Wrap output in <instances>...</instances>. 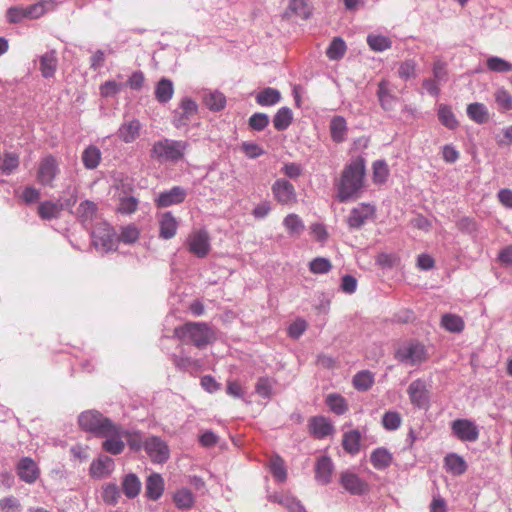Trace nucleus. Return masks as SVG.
I'll use <instances>...</instances> for the list:
<instances>
[{"label": "nucleus", "mask_w": 512, "mask_h": 512, "mask_svg": "<svg viewBox=\"0 0 512 512\" xmlns=\"http://www.w3.org/2000/svg\"><path fill=\"white\" fill-rule=\"evenodd\" d=\"M365 170V160L362 157L351 160L344 167L337 184V198L340 202L359 197L364 185Z\"/></svg>", "instance_id": "nucleus-1"}, {"label": "nucleus", "mask_w": 512, "mask_h": 512, "mask_svg": "<svg viewBox=\"0 0 512 512\" xmlns=\"http://www.w3.org/2000/svg\"><path fill=\"white\" fill-rule=\"evenodd\" d=\"M175 336L186 343H191L201 349L211 344L216 339V333L207 323L187 322L176 327Z\"/></svg>", "instance_id": "nucleus-2"}, {"label": "nucleus", "mask_w": 512, "mask_h": 512, "mask_svg": "<svg viewBox=\"0 0 512 512\" xmlns=\"http://www.w3.org/2000/svg\"><path fill=\"white\" fill-rule=\"evenodd\" d=\"M187 147L186 141L164 138L153 144L150 156L159 163H177L183 159Z\"/></svg>", "instance_id": "nucleus-3"}, {"label": "nucleus", "mask_w": 512, "mask_h": 512, "mask_svg": "<svg viewBox=\"0 0 512 512\" xmlns=\"http://www.w3.org/2000/svg\"><path fill=\"white\" fill-rule=\"evenodd\" d=\"M78 422L82 429L93 432L98 436H107L117 433V425L98 411H86L81 413Z\"/></svg>", "instance_id": "nucleus-4"}, {"label": "nucleus", "mask_w": 512, "mask_h": 512, "mask_svg": "<svg viewBox=\"0 0 512 512\" xmlns=\"http://www.w3.org/2000/svg\"><path fill=\"white\" fill-rule=\"evenodd\" d=\"M395 358L404 364L417 366L426 362L429 358L427 347L416 340H410L401 344L395 351Z\"/></svg>", "instance_id": "nucleus-5"}, {"label": "nucleus", "mask_w": 512, "mask_h": 512, "mask_svg": "<svg viewBox=\"0 0 512 512\" xmlns=\"http://www.w3.org/2000/svg\"><path fill=\"white\" fill-rule=\"evenodd\" d=\"M91 229L92 244L100 253H107L117 248L113 228L106 222L99 223Z\"/></svg>", "instance_id": "nucleus-6"}, {"label": "nucleus", "mask_w": 512, "mask_h": 512, "mask_svg": "<svg viewBox=\"0 0 512 512\" xmlns=\"http://www.w3.org/2000/svg\"><path fill=\"white\" fill-rule=\"evenodd\" d=\"M450 427L452 434L462 442H475L480 435L477 424L470 419H456L451 422Z\"/></svg>", "instance_id": "nucleus-7"}, {"label": "nucleus", "mask_w": 512, "mask_h": 512, "mask_svg": "<svg viewBox=\"0 0 512 512\" xmlns=\"http://www.w3.org/2000/svg\"><path fill=\"white\" fill-rule=\"evenodd\" d=\"M271 191L274 199L283 206L291 207L298 201L295 187L284 178L275 180Z\"/></svg>", "instance_id": "nucleus-8"}, {"label": "nucleus", "mask_w": 512, "mask_h": 512, "mask_svg": "<svg viewBox=\"0 0 512 512\" xmlns=\"http://www.w3.org/2000/svg\"><path fill=\"white\" fill-rule=\"evenodd\" d=\"M75 203L76 196L74 195L65 202H62L61 200L43 201L38 205V215L43 220L57 219L65 208L72 207Z\"/></svg>", "instance_id": "nucleus-9"}, {"label": "nucleus", "mask_w": 512, "mask_h": 512, "mask_svg": "<svg viewBox=\"0 0 512 512\" xmlns=\"http://www.w3.org/2000/svg\"><path fill=\"white\" fill-rule=\"evenodd\" d=\"M188 250L198 258H204L211 249L210 237L206 230L193 231L187 238Z\"/></svg>", "instance_id": "nucleus-10"}, {"label": "nucleus", "mask_w": 512, "mask_h": 512, "mask_svg": "<svg viewBox=\"0 0 512 512\" xmlns=\"http://www.w3.org/2000/svg\"><path fill=\"white\" fill-rule=\"evenodd\" d=\"M375 216V207L368 203H361L354 207L347 217V224L350 229L357 230L364 226Z\"/></svg>", "instance_id": "nucleus-11"}, {"label": "nucleus", "mask_w": 512, "mask_h": 512, "mask_svg": "<svg viewBox=\"0 0 512 512\" xmlns=\"http://www.w3.org/2000/svg\"><path fill=\"white\" fill-rule=\"evenodd\" d=\"M59 173L56 159L49 155L42 159L37 171V180L43 186H52L54 179Z\"/></svg>", "instance_id": "nucleus-12"}, {"label": "nucleus", "mask_w": 512, "mask_h": 512, "mask_svg": "<svg viewBox=\"0 0 512 512\" xmlns=\"http://www.w3.org/2000/svg\"><path fill=\"white\" fill-rule=\"evenodd\" d=\"M144 449L155 463H163L169 458V448L159 437H150L144 443Z\"/></svg>", "instance_id": "nucleus-13"}, {"label": "nucleus", "mask_w": 512, "mask_h": 512, "mask_svg": "<svg viewBox=\"0 0 512 512\" xmlns=\"http://www.w3.org/2000/svg\"><path fill=\"white\" fill-rule=\"evenodd\" d=\"M186 196V189L180 186H174L169 190L160 192L155 198V204L159 208L177 205L184 202Z\"/></svg>", "instance_id": "nucleus-14"}, {"label": "nucleus", "mask_w": 512, "mask_h": 512, "mask_svg": "<svg viewBox=\"0 0 512 512\" xmlns=\"http://www.w3.org/2000/svg\"><path fill=\"white\" fill-rule=\"evenodd\" d=\"M342 487L352 495H362L369 491V485L355 473L346 471L340 476Z\"/></svg>", "instance_id": "nucleus-15"}, {"label": "nucleus", "mask_w": 512, "mask_h": 512, "mask_svg": "<svg viewBox=\"0 0 512 512\" xmlns=\"http://www.w3.org/2000/svg\"><path fill=\"white\" fill-rule=\"evenodd\" d=\"M198 105L190 98H184L180 105V111L175 112L173 124L176 128L186 126L191 121V118L196 115Z\"/></svg>", "instance_id": "nucleus-16"}, {"label": "nucleus", "mask_w": 512, "mask_h": 512, "mask_svg": "<svg viewBox=\"0 0 512 512\" xmlns=\"http://www.w3.org/2000/svg\"><path fill=\"white\" fill-rule=\"evenodd\" d=\"M17 475L22 481L32 484L38 479L40 470L33 459L25 457L17 464Z\"/></svg>", "instance_id": "nucleus-17"}, {"label": "nucleus", "mask_w": 512, "mask_h": 512, "mask_svg": "<svg viewBox=\"0 0 512 512\" xmlns=\"http://www.w3.org/2000/svg\"><path fill=\"white\" fill-rule=\"evenodd\" d=\"M310 433L317 439H323L334 432V426L324 416H314L309 420Z\"/></svg>", "instance_id": "nucleus-18"}, {"label": "nucleus", "mask_w": 512, "mask_h": 512, "mask_svg": "<svg viewBox=\"0 0 512 512\" xmlns=\"http://www.w3.org/2000/svg\"><path fill=\"white\" fill-rule=\"evenodd\" d=\"M158 224L161 239L168 240L176 235L179 223L171 212H164L159 215Z\"/></svg>", "instance_id": "nucleus-19"}, {"label": "nucleus", "mask_w": 512, "mask_h": 512, "mask_svg": "<svg viewBox=\"0 0 512 512\" xmlns=\"http://www.w3.org/2000/svg\"><path fill=\"white\" fill-rule=\"evenodd\" d=\"M90 475L95 478L109 476L114 470V461L108 456H102L94 460L90 465Z\"/></svg>", "instance_id": "nucleus-20"}, {"label": "nucleus", "mask_w": 512, "mask_h": 512, "mask_svg": "<svg viewBox=\"0 0 512 512\" xmlns=\"http://www.w3.org/2000/svg\"><path fill=\"white\" fill-rule=\"evenodd\" d=\"M408 395L412 404L422 407L427 402V388L423 380L417 379L413 381L408 387Z\"/></svg>", "instance_id": "nucleus-21"}, {"label": "nucleus", "mask_w": 512, "mask_h": 512, "mask_svg": "<svg viewBox=\"0 0 512 512\" xmlns=\"http://www.w3.org/2000/svg\"><path fill=\"white\" fill-rule=\"evenodd\" d=\"M164 479L158 473H152L146 480V496L150 500L157 501L164 492Z\"/></svg>", "instance_id": "nucleus-22"}, {"label": "nucleus", "mask_w": 512, "mask_h": 512, "mask_svg": "<svg viewBox=\"0 0 512 512\" xmlns=\"http://www.w3.org/2000/svg\"><path fill=\"white\" fill-rule=\"evenodd\" d=\"M333 463L332 460L328 456L320 457L315 466V478L321 484H328L331 481L332 473H333Z\"/></svg>", "instance_id": "nucleus-23"}, {"label": "nucleus", "mask_w": 512, "mask_h": 512, "mask_svg": "<svg viewBox=\"0 0 512 512\" xmlns=\"http://www.w3.org/2000/svg\"><path fill=\"white\" fill-rule=\"evenodd\" d=\"M141 130V124L138 120L133 119L124 122L117 131V136L125 143H131L135 141Z\"/></svg>", "instance_id": "nucleus-24"}, {"label": "nucleus", "mask_w": 512, "mask_h": 512, "mask_svg": "<svg viewBox=\"0 0 512 512\" xmlns=\"http://www.w3.org/2000/svg\"><path fill=\"white\" fill-rule=\"evenodd\" d=\"M331 139L335 143H342L347 139V122L342 116H334L329 125Z\"/></svg>", "instance_id": "nucleus-25"}, {"label": "nucleus", "mask_w": 512, "mask_h": 512, "mask_svg": "<svg viewBox=\"0 0 512 512\" xmlns=\"http://www.w3.org/2000/svg\"><path fill=\"white\" fill-rule=\"evenodd\" d=\"M78 217L86 228H92L93 221L97 218V205L89 200L80 203L77 209Z\"/></svg>", "instance_id": "nucleus-26"}, {"label": "nucleus", "mask_w": 512, "mask_h": 512, "mask_svg": "<svg viewBox=\"0 0 512 512\" xmlns=\"http://www.w3.org/2000/svg\"><path fill=\"white\" fill-rule=\"evenodd\" d=\"M377 96L381 107L386 111H391L396 103V97L390 90V84L386 80H382L378 84Z\"/></svg>", "instance_id": "nucleus-27"}, {"label": "nucleus", "mask_w": 512, "mask_h": 512, "mask_svg": "<svg viewBox=\"0 0 512 512\" xmlns=\"http://www.w3.org/2000/svg\"><path fill=\"white\" fill-rule=\"evenodd\" d=\"M122 434V429L117 425V433L105 436L107 439L103 442V449L113 455L120 454L125 448V444L121 439Z\"/></svg>", "instance_id": "nucleus-28"}, {"label": "nucleus", "mask_w": 512, "mask_h": 512, "mask_svg": "<svg viewBox=\"0 0 512 512\" xmlns=\"http://www.w3.org/2000/svg\"><path fill=\"white\" fill-rule=\"evenodd\" d=\"M444 466L453 475H462L467 470V464L463 457L455 453H450L444 458Z\"/></svg>", "instance_id": "nucleus-29"}, {"label": "nucleus", "mask_w": 512, "mask_h": 512, "mask_svg": "<svg viewBox=\"0 0 512 512\" xmlns=\"http://www.w3.org/2000/svg\"><path fill=\"white\" fill-rule=\"evenodd\" d=\"M57 55L55 51H48L40 57V71L44 78L52 77L57 68Z\"/></svg>", "instance_id": "nucleus-30"}, {"label": "nucleus", "mask_w": 512, "mask_h": 512, "mask_svg": "<svg viewBox=\"0 0 512 512\" xmlns=\"http://www.w3.org/2000/svg\"><path fill=\"white\" fill-rule=\"evenodd\" d=\"M172 499L178 509H191L195 504V496L187 488L176 490Z\"/></svg>", "instance_id": "nucleus-31"}, {"label": "nucleus", "mask_w": 512, "mask_h": 512, "mask_svg": "<svg viewBox=\"0 0 512 512\" xmlns=\"http://www.w3.org/2000/svg\"><path fill=\"white\" fill-rule=\"evenodd\" d=\"M283 226L292 237L300 236L305 230L303 220L295 213H290L284 218Z\"/></svg>", "instance_id": "nucleus-32"}, {"label": "nucleus", "mask_w": 512, "mask_h": 512, "mask_svg": "<svg viewBox=\"0 0 512 512\" xmlns=\"http://www.w3.org/2000/svg\"><path fill=\"white\" fill-rule=\"evenodd\" d=\"M392 454L385 448H377L371 453L370 461L378 470L386 469L392 463Z\"/></svg>", "instance_id": "nucleus-33"}, {"label": "nucleus", "mask_w": 512, "mask_h": 512, "mask_svg": "<svg viewBox=\"0 0 512 512\" xmlns=\"http://www.w3.org/2000/svg\"><path fill=\"white\" fill-rule=\"evenodd\" d=\"M466 111L468 117L477 124H484L489 119L488 109L483 103H471Z\"/></svg>", "instance_id": "nucleus-34"}, {"label": "nucleus", "mask_w": 512, "mask_h": 512, "mask_svg": "<svg viewBox=\"0 0 512 512\" xmlns=\"http://www.w3.org/2000/svg\"><path fill=\"white\" fill-rule=\"evenodd\" d=\"M174 86L171 80L162 78L156 85L155 97L160 103H167L172 99Z\"/></svg>", "instance_id": "nucleus-35"}, {"label": "nucleus", "mask_w": 512, "mask_h": 512, "mask_svg": "<svg viewBox=\"0 0 512 512\" xmlns=\"http://www.w3.org/2000/svg\"><path fill=\"white\" fill-rule=\"evenodd\" d=\"M203 102L211 111H221L225 108L226 97L219 91H209L204 94Z\"/></svg>", "instance_id": "nucleus-36"}, {"label": "nucleus", "mask_w": 512, "mask_h": 512, "mask_svg": "<svg viewBox=\"0 0 512 512\" xmlns=\"http://www.w3.org/2000/svg\"><path fill=\"white\" fill-rule=\"evenodd\" d=\"M330 411L336 415H343L348 411V403L346 399L338 393H330L325 400Z\"/></svg>", "instance_id": "nucleus-37"}, {"label": "nucleus", "mask_w": 512, "mask_h": 512, "mask_svg": "<svg viewBox=\"0 0 512 512\" xmlns=\"http://www.w3.org/2000/svg\"><path fill=\"white\" fill-rule=\"evenodd\" d=\"M360 439L361 434L358 430L346 432L342 439L343 449L349 454H357L360 450Z\"/></svg>", "instance_id": "nucleus-38"}, {"label": "nucleus", "mask_w": 512, "mask_h": 512, "mask_svg": "<svg viewBox=\"0 0 512 512\" xmlns=\"http://www.w3.org/2000/svg\"><path fill=\"white\" fill-rule=\"evenodd\" d=\"M293 120L292 110L288 107H281L273 117V125L277 131L286 130Z\"/></svg>", "instance_id": "nucleus-39"}, {"label": "nucleus", "mask_w": 512, "mask_h": 512, "mask_svg": "<svg viewBox=\"0 0 512 512\" xmlns=\"http://www.w3.org/2000/svg\"><path fill=\"white\" fill-rule=\"evenodd\" d=\"M255 99L260 106H273L281 100V94L277 89L268 87L260 91Z\"/></svg>", "instance_id": "nucleus-40"}, {"label": "nucleus", "mask_w": 512, "mask_h": 512, "mask_svg": "<svg viewBox=\"0 0 512 512\" xmlns=\"http://www.w3.org/2000/svg\"><path fill=\"white\" fill-rule=\"evenodd\" d=\"M441 326L451 333H460L464 330L465 323L460 316L447 313L441 318Z\"/></svg>", "instance_id": "nucleus-41"}, {"label": "nucleus", "mask_w": 512, "mask_h": 512, "mask_svg": "<svg viewBox=\"0 0 512 512\" xmlns=\"http://www.w3.org/2000/svg\"><path fill=\"white\" fill-rule=\"evenodd\" d=\"M122 489L126 497L135 498L141 490V482L135 474H128L122 481Z\"/></svg>", "instance_id": "nucleus-42"}, {"label": "nucleus", "mask_w": 512, "mask_h": 512, "mask_svg": "<svg viewBox=\"0 0 512 512\" xmlns=\"http://www.w3.org/2000/svg\"><path fill=\"white\" fill-rule=\"evenodd\" d=\"M438 118L441 124L450 130L456 129L459 125L455 114L448 105L440 104L438 106Z\"/></svg>", "instance_id": "nucleus-43"}, {"label": "nucleus", "mask_w": 512, "mask_h": 512, "mask_svg": "<svg viewBox=\"0 0 512 512\" xmlns=\"http://www.w3.org/2000/svg\"><path fill=\"white\" fill-rule=\"evenodd\" d=\"M374 374L368 370H363L354 375L352 383L356 390L367 391L374 384Z\"/></svg>", "instance_id": "nucleus-44"}, {"label": "nucleus", "mask_w": 512, "mask_h": 512, "mask_svg": "<svg viewBox=\"0 0 512 512\" xmlns=\"http://www.w3.org/2000/svg\"><path fill=\"white\" fill-rule=\"evenodd\" d=\"M101 160V151L94 145L88 146L82 153V162L87 169H95Z\"/></svg>", "instance_id": "nucleus-45"}, {"label": "nucleus", "mask_w": 512, "mask_h": 512, "mask_svg": "<svg viewBox=\"0 0 512 512\" xmlns=\"http://www.w3.org/2000/svg\"><path fill=\"white\" fill-rule=\"evenodd\" d=\"M28 14L30 15V19H38L46 14L48 11H51L55 7L54 0H40L37 3L29 5Z\"/></svg>", "instance_id": "nucleus-46"}, {"label": "nucleus", "mask_w": 512, "mask_h": 512, "mask_svg": "<svg viewBox=\"0 0 512 512\" xmlns=\"http://www.w3.org/2000/svg\"><path fill=\"white\" fill-rule=\"evenodd\" d=\"M367 43L370 49L375 52H383L392 46V41L388 37L378 34H369Z\"/></svg>", "instance_id": "nucleus-47"}, {"label": "nucleus", "mask_w": 512, "mask_h": 512, "mask_svg": "<svg viewBox=\"0 0 512 512\" xmlns=\"http://www.w3.org/2000/svg\"><path fill=\"white\" fill-rule=\"evenodd\" d=\"M347 46L344 40L340 37H335L326 50V55L330 60H339L341 59L345 52Z\"/></svg>", "instance_id": "nucleus-48"}, {"label": "nucleus", "mask_w": 512, "mask_h": 512, "mask_svg": "<svg viewBox=\"0 0 512 512\" xmlns=\"http://www.w3.org/2000/svg\"><path fill=\"white\" fill-rule=\"evenodd\" d=\"M274 501L285 507L289 512H307L302 503L289 495H282L280 497L274 496Z\"/></svg>", "instance_id": "nucleus-49"}, {"label": "nucleus", "mask_w": 512, "mask_h": 512, "mask_svg": "<svg viewBox=\"0 0 512 512\" xmlns=\"http://www.w3.org/2000/svg\"><path fill=\"white\" fill-rule=\"evenodd\" d=\"M28 11V6H12L6 12L7 21L12 24H18L25 19H30Z\"/></svg>", "instance_id": "nucleus-50"}, {"label": "nucleus", "mask_w": 512, "mask_h": 512, "mask_svg": "<svg viewBox=\"0 0 512 512\" xmlns=\"http://www.w3.org/2000/svg\"><path fill=\"white\" fill-rule=\"evenodd\" d=\"M120 498V491L116 484L107 483L102 487V499L108 505H116Z\"/></svg>", "instance_id": "nucleus-51"}, {"label": "nucleus", "mask_w": 512, "mask_h": 512, "mask_svg": "<svg viewBox=\"0 0 512 512\" xmlns=\"http://www.w3.org/2000/svg\"><path fill=\"white\" fill-rule=\"evenodd\" d=\"M270 470L275 479L284 482L287 478V472L284 460L280 456H274L270 459Z\"/></svg>", "instance_id": "nucleus-52"}, {"label": "nucleus", "mask_w": 512, "mask_h": 512, "mask_svg": "<svg viewBox=\"0 0 512 512\" xmlns=\"http://www.w3.org/2000/svg\"><path fill=\"white\" fill-rule=\"evenodd\" d=\"M487 68L490 71L503 73L512 70V64L498 56H491L486 61Z\"/></svg>", "instance_id": "nucleus-53"}, {"label": "nucleus", "mask_w": 512, "mask_h": 512, "mask_svg": "<svg viewBox=\"0 0 512 512\" xmlns=\"http://www.w3.org/2000/svg\"><path fill=\"white\" fill-rule=\"evenodd\" d=\"M139 201L133 196H123L119 199L118 212L125 215H130L138 209Z\"/></svg>", "instance_id": "nucleus-54"}, {"label": "nucleus", "mask_w": 512, "mask_h": 512, "mask_svg": "<svg viewBox=\"0 0 512 512\" xmlns=\"http://www.w3.org/2000/svg\"><path fill=\"white\" fill-rule=\"evenodd\" d=\"M274 384V379L269 377H260L255 385V391L259 396L269 398L272 395Z\"/></svg>", "instance_id": "nucleus-55"}, {"label": "nucleus", "mask_w": 512, "mask_h": 512, "mask_svg": "<svg viewBox=\"0 0 512 512\" xmlns=\"http://www.w3.org/2000/svg\"><path fill=\"white\" fill-rule=\"evenodd\" d=\"M495 101L501 111L512 110V95L504 88L496 90Z\"/></svg>", "instance_id": "nucleus-56"}, {"label": "nucleus", "mask_w": 512, "mask_h": 512, "mask_svg": "<svg viewBox=\"0 0 512 512\" xmlns=\"http://www.w3.org/2000/svg\"><path fill=\"white\" fill-rule=\"evenodd\" d=\"M125 87V84L122 82H117L115 80H108L101 84L100 86V94L102 97L108 98L117 95L122 89Z\"/></svg>", "instance_id": "nucleus-57"}, {"label": "nucleus", "mask_w": 512, "mask_h": 512, "mask_svg": "<svg viewBox=\"0 0 512 512\" xmlns=\"http://www.w3.org/2000/svg\"><path fill=\"white\" fill-rule=\"evenodd\" d=\"M309 267L314 274H325L331 270L332 264L328 258L316 257L309 263Z\"/></svg>", "instance_id": "nucleus-58"}, {"label": "nucleus", "mask_w": 512, "mask_h": 512, "mask_svg": "<svg viewBox=\"0 0 512 512\" xmlns=\"http://www.w3.org/2000/svg\"><path fill=\"white\" fill-rule=\"evenodd\" d=\"M389 175V169L385 161L377 160L373 164V181L384 183Z\"/></svg>", "instance_id": "nucleus-59"}, {"label": "nucleus", "mask_w": 512, "mask_h": 512, "mask_svg": "<svg viewBox=\"0 0 512 512\" xmlns=\"http://www.w3.org/2000/svg\"><path fill=\"white\" fill-rule=\"evenodd\" d=\"M402 419L398 412L388 411L383 415L382 425L386 430H396L401 426Z\"/></svg>", "instance_id": "nucleus-60"}, {"label": "nucleus", "mask_w": 512, "mask_h": 512, "mask_svg": "<svg viewBox=\"0 0 512 512\" xmlns=\"http://www.w3.org/2000/svg\"><path fill=\"white\" fill-rule=\"evenodd\" d=\"M398 75L403 80H409L416 77V62L408 59L402 62L398 69Z\"/></svg>", "instance_id": "nucleus-61"}, {"label": "nucleus", "mask_w": 512, "mask_h": 512, "mask_svg": "<svg viewBox=\"0 0 512 512\" xmlns=\"http://www.w3.org/2000/svg\"><path fill=\"white\" fill-rule=\"evenodd\" d=\"M140 232L135 225H127L121 229L119 240L125 244L135 243L139 238Z\"/></svg>", "instance_id": "nucleus-62"}, {"label": "nucleus", "mask_w": 512, "mask_h": 512, "mask_svg": "<svg viewBox=\"0 0 512 512\" xmlns=\"http://www.w3.org/2000/svg\"><path fill=\"white\" fill-rule=\"evenodd\" d=\"M240 148L241 151L245 154V156L248 157L249 159H256L265 153L264 149L254 142H242Z\"/></svg>", "instance_id": "nucleus-63"}, {"label": "nucleus", "mask_w": 512, "mask_h": 512, "mask_svg": "<svg viewBox=\"0 0 512 512\" xmlns=\"http://www.w3.org/2000/svg\"><path fill=\"white\" fill-rule=\"evenodd\" d=\"M248 123L251 129L255 131H262L268 126L269 117L265 113H254L249 118Z\"/></svg>", "instance_id": "nucleus-64"}]
</instances>
